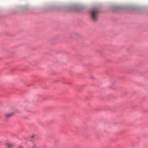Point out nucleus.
Wrapping results in <instances>:
<instances>
[{"instance_id": "f257e3e1", "label": "nucleus", "mask_w": 148, "mask_h": 148, "mask_svg": "<svg viewBox=\"0 0 148 148\" xmlns=\"http://www.w3.org/2000/svg\"><path fill=\"white\" fill-rule=\"evenodd\" d=\"M99 12L97 8L94 7L91 9L90 12V18L92 20L96 21L98 19Z\"/></svg>"}, {"instance_id": "f03ea898", "label": "nucleus", "mask_w": 148, "mask_h": 148, "mask_svg": "<svg viewBox=\"0 0 148 148\" xmlns=\"http://www.w3.org/2000/svg\"><path fill=\"white\" fill-rule=\"evenodd\" d=\"M14 114L13 112L8 114L5 115V117L7 118H9L12 116Z\"/></svg>"}, {"instance_id": "7ed1b4c3", "label": "nucleus", "mask_w": 148, "mask_h": 148, "mask_svg": "<svg viewBox=\"0 0 148 148\" xmlns=\"http://www.w3.org/2000/svg\"><path fill=\"white\" fill-rule=\"evenodd\" d=\"M14 145L10 143H8L7 144V147L8 148H12Z\"/></svg>"}, {"instance_id": "20e7f679", "label": "nucleus", "mask_w": 148, "mask_h": 148, "mask_svg": "<svg viewBox=\"0 0 148 148\" xmlns=\"http://www.w3.org/2000/svg\"><path fill=\"white\" fill-rule=\"evenodd\" d=\"M31 148H38L36 145H34Z\"/></svg>"}, {"instance_id": "39448f33", "label": "nucleus", "mask_w": 148, "mask_h": 148, "mask_svg": "<svg viewBox=\"0 0 148 148\" xmlns=\"http://www.w3.org/2000/svg\"><path fill=\"white\" fill-rule=\"evenodd\" d=\"M19 148H23L22 147H20Z\"/></svg>"}]
</instances>
